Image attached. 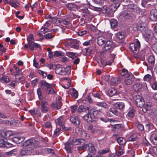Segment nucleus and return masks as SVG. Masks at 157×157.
<instances>
[{
  "instance_id": "obj_8",
  "label": "nucleus",
  "mask_w": 157,
  "mask_h": 157,
  "mask_svg": "<svg viewBox=\"0 0 157 157\" xmlns=\"http://www.w3.org/2000/svg\"><path fill=\"white\" fill-rule=\"evenodd\" d=\"M5 137H4L3 136H2L0 133V147H4L6 146L7 147V145L9 147H11V144H10L8 142H6L5 141L6 139Z\"/></svg>"
},
{
  "instance_id": "obj_16",
  "label": "nucleus",
  "mask_w": 157,
  "mask_h": 157,
  "mask_svg": "<svg viewBox=\"0 0 157 157\" xmlns=\"http://www.w3.org/2000/svg\"><path fill=\"white\" fill-rule=\"evenodd\" d=\"M71 121L75 125H79L80 124V122L78 118L76 116H71L70 119Z\"/></svg>"
},
{
  "instance_id": "obj_3",
  "label": "nucleus",
  "mask_w": 157,
  "mask_h": 157,
  "mask_svg": "<svg viewBox=\"0 0 157 157\" xmlns=\"http://www.w3.org/2000/svg\"><path fill=\"white\" fill-rule=\"evenodd\" d=\"M40 109L42 112L46 113L49 110V105L47 99H43L40 100Z\"/></svg>"
},
{
  "instance_id": "obj_58",
  "label": "nucleus",
  "mask_w": 157,
  "mask_h": 157,
  "mask_svg": "<svg viewBox=\"0 0 157 157\" xmlns=\"http://www.w3.org/2000/svg\"><path fill=\"white\" fill-rule=\"evenodd\" d=\"M44 36L45 39H49L53 38L54 36V35H52L51 33H48L45 35Z\"/></svg>"
},
{
  "instance_id": "obj_60",
  "label": "nucleus",
  "mask_w": 157,
  "mask_h": 157,
  "mask_svg": "<svg viewBox=\"0 0 157 157\" xmlns=\"http://www.w3.org/2000/svg\"><path fill=\"white\" fill-rule=\"evenodd\" d=\"M133 8L132 11L137 13H139L140 12V8L136 5L134 6Z\"/></svg>"
},
{
  "instance_id": "obj_15",
  "label": "nucleus",
  "mask_w": 157,
  "mask_h": 157,
  "mask_svg": "<svg viewBox=\"0 0 157 157\" xmlns=\"http://www.w3.org/2000/svg\"><path fill=\"white\" fill-rule=\"evenodd\" d=\"M40 83V86L44 90H47L50 87V84L47 83L44 80H42Z\"/></svg>"
},
{
  "instance_id": "obj_4",
  "label": "nucleus",
  "mask_w": 157,
  "mask_h": 157,
  "mask_svg": "<svg viewBox=\"0 0 157 157\" xmlns=\"http://www.w3.org/2000/svg\"><path fill=\"white\" fill-rule=\"evenodd\" d=\"M134 99L137 106L141 107L144 105V101L141 96L139 95H135L134 97Z\"/></svg>"
},
{
  "instance_id": "obj_48",
  "label": "nucleus",
  "mask_w": 157,
  "mask_h": 157,
  "mask_svg": "<svg viewBox=\"0 0 157 157\" xmlns=\"http://www.w3.org/2000/svg\"><path fill=\"white\" fill-rule=\"evenodd\" d=\"M55 72L57 74L63 75V70L61 67H57L55 69Z\"/></svg>"
},
{
  "instance_id": "obj_37",
  "label": "nucleus",
  "mask_w": 157,
  "mask_h": 157,
  "mask_svg": "<svg viewBox=\"0 0 157 157\" xmlns=\"http://www.w3.org/2000/svg\"><path fill=\"white\" fill-rule=\"evenodd\" d=\"M135 111L133 109L130 108V110L127 115V117L132 118L134 115Z\"/></svg>"
},
{
  "instance_id": "obj_13",
  "label": "nucleus",
  "mask_w": 157,
  "mask_h": 157,
  "mask_svg": "<svg viewBox=\"0 0 157 157\" xmlns=\"http://www.w3.org/2000/svg\"><path fill=\"white\" fill-rule=\"evenodd\" d=\"M66 6L67 8L70 10L75 11L77 10V3H68L66 5Z\"/></svg>"
},
{
  "instance_id": "obj_12",
  "label": "nucleus",
  "mask_w": 157,
  "mask_h": 157,
  "mask_svg": "<svg viewBox=\"0 0 157 157\" xmlns=\"http://www.w3.org/2000/svg\"><path fill=\"white\" fill-rule=\"evenodd\" d=\"M87 129L89 132L91 133H95L100 134L101 133V131L95 129L94 128L92 124H89L87 126Z\"/></svg>"
},
{
  "instance_id": "obj_19",
  "label": "nucleus",
  "mask_w": 157,
  "mask_h": 157,
  "mask_svg": "<svg viewBox=\"0 0 157 157\" xmlns=\"http://www.w3.org/2000/svg\"><path fill=\"white\" fill-rule=\"evenodd\" d=\"M144 106L142 109V110L144 112L146 113L147 111L150 110L151 109L152 104L151 102H147L145 104H144Z\"/></svg>"
},
{
  "instance_id": "obj_51",
  "label": "nucleus",
  "mask_w": 157,
  "mask_h": 157,
  "mask_svg": "<svg viewBox=\"0 0 157 157\" xmlns=\"http://www.w3.org/2000/svg\"><path fill=\"white\" fill-rule=\"evenodd\" d=\"M49 30L43 26L40 30V32L44 34L49 32Z\"/></svg>"
},
{
  "instance_id": "obj_32",
  "label": "nucleus",
  "mask_w": 157,
  "mask_h": 157,
  "mask_svg": "<svg viewBox=\"0 0 157 157\" xmlns=\"http://www.w3.org/2000/svg\"><path fill=\"white\" fill-rule=\"evenodd\" d=\"M117 142L121 145H125L126 143V140L124 138L119 137L117 139Z\"/></svg>"
},
{
  "instance_id": "obj_36",
  "label": "nucleus",
  "mask_w": 157,
  "mask_h": 157,
  "mask_svg": "<svg viewBox=\"0 0 157 157\" xmlns=\"http://www.w3.org/2000/svg\"><path fill=\"white\" fill-rule=\"evenodd\" d=\"M88 147V150L90 152L92 153H94L95 150L94 146L90 143H89L87 145Z\"/></svg>"
},
{
  "instance_id": "obj_25",
  "label": "nucleus",
  "mask_w": 157,
  "mask_h": 157,
  "mask_svg": "<svg viewBox=\"0 0 157 157\" xmlns=\"http://www.w3.org/2000/svg\"><path fill=\"white\" fill-rule=\"evenodd\" d=\"M106 40V38L105 37L99 36L98 38V44L99 45H102Z\"/></svg>"
},
{
  "instance_id": "obj_17",
  "label": "nucleus",
  "mask_w": 157,
  "mask_h": 157,
  "mask_svg": "<svg viewBox=\"0 0 157 157\" xmlns=\"http://www.w3.org/2000/svg\"><path fill=\"white\" fill-rule=\"evenodd\" d=\"M0 133L1 135L3 136L4 137H5L6 139L14 135L13 132L10 130H7L5 132H2Z\"/></svg>"
},
{
  "instance_id": "obj_29",
  "label": "nucleus",
  "mask_w": 157,
  "mask_h": 157,
  "mask_svg": "<svg viewBox=\"0 0 157 157\" xmlns=\"http://www.w3.org/2000/svg\"><path fill=\"white\" fill-rule=\"evenodd\" d=\"M115 107L117 109H121L124 108L125 105L122 102H117L114 104Z\"/></svg>"
},
{
  "instance_id": "obj_57",
  "label": "nucleus",
  "mask_w": 157,
  "mask_h": 157,
  "mask_svg": "<svg viewBox=\"0 0 157 157\" xmlns=\"http://www.w3.org/2000/svg\"><path fill=\"white\" fill-rule=\"evenodd\" d=\"M73 92L72 93V97L75 98H77L78 96V92L74 88L73 89Z\"/></svg>"
},
{
  "instance_id": "obj_11",
  "label": "nucleus",
  "mask_w": 157,
  "mask_h": 157,
  "mask_svg": "<svg viewBox=\"0 0 157 157\" xmlns=\"http://www.w3.org/2000/svg\"><path fill=\"white\" fill-rule=\"evenodd\" d=\"M147 26L146 24L144 22L142 24H140L139 25L138 29L140 31L143 35H146V31L147 29H148Z\"/></svg>"
},
{
  "instance_id": "obj_26",
  "label": "nucleus",
  "mask_w": 157,
  "mask_h": 157,
  "mask_svg": "<svg viewBox=\"0 0 157 157\" xmlns=\"http://www.w3.org/2000/svg\"><path fill=\"white\" fill-rule=\"evenodd\" d=\"M68 43L69 45L72 48L77 49L79 48V46L75 40H72Z\"/></svg>"
},
{
  "instance_id": "obj_7",
  "label": "nucleus",
  "mask_w": 157,
  "mask_h": 157,
  "mask_svg": "<svg viewBox=\"0 0 157 157\" xmlns=\"http://www.w3.org/2000/svg\"><path fill=\"white\" fill-rule=\"evenodd\" d=\"M134 78L132 75H130L129 76L125 77L124 81V84L128 85L131 84L134 81Z\"/></svg>"
},
{
  "instance_id": "obj_1",
  "label": "nucleus",
  "mask_w": 157,
  "mask_h": 157,
  "mask_svg": "<svg viewBox=\"0 0 157 157\" xmlns=\"http://www.w3.org/2000/svg\"><path fill=\"white\" fill-rule=\"evenodd\" d=\"M140 46V44L139 40L136 39L134 42L129 44V48L131 51L135 54H136L139 51Z\"/></svg>"
},
{
  "instance_id": "obj_28",
  "label": "nucleus",
  "mask_w": 157,
  "mask_h": 157,
  "mask_svg": "<svg viewBox=\"0 0 157 157\" xmlns=\"http://www.w3.org/2000/svg\"><path fill=\"white\" fill-rule=\"evenodd\" d=\"M148 63L150 64L151 66L152 67L154 66L155 62L154 57L153 56H150L148 59Z\"/></svg>"
},
{
  "instance_id": "obj_63",
  "label": "nucleus",
  "mask_w": 157,
  "mask_h": 157,
  "mask_svg": "<svg viewBox=\"0 0 157 157\" xmlns=\"http://www.w3.org/2000/svg\"><path fill=\"white\" fill-rule=\"evenodd\" d=\"M17 81L16 78L14 81L12 82L9 85L12 87L14 88L17 84Z\"/></svg>"
},
{
  "instance_id": "obj_31",
  "label": "nucleus",
  "mask_w": 157,
  "mask_h": 157,
  "mask_svg": "<svg viewBox=\"0 0 157 157\" xmlns=\"http://www.w3.org/2000/svg\"><path fill=\"white\" fill-rule=\"evenodd\" d=\"M90 113H88L87 114H86L84 116L83 119L86 122H89L91 121H92V118L90 115Z\"/></svg>"
},
{
  "instance_id": "obj_53",
  "label": "nucleus",
  "mask_w": 157,
  "mask_h": 157,
  "mask_svg": "<svg viewBox=\"0 0 157 157\" xmlns=\"http://www.w3.org/2000/svg\"><path fill=\"white\" fill-rule=\"evenodd\" d=\"M61 128H56V129L54 132V136H58L60 133Z\"/></svg>"
},
{
  "instance_id": "obj_34",
  "label": "nucleus",
  "mask_w": 157,
  "mask_h": 157,
  "mask_svg": "<svg viewBox=\"0 0 157 157\" xmlns=\"http://www.w3.org/2000/svg\"><path fill=\"white\" fill-rule=\"evenodd\" d=\"M141 88V84L140 83H137L133 86V89L136 92L139 91Z\"/></svg>"
},
{
  "instance_id": "obj_6",
  "label": "nucleus",
  "mask_w": 157,
  "mask_h": 157,
  "mask_svg": "<svg viewBox=\"0 0 157 157\" xmlns=\"http://www.w3.org/2000/svg\"><path fill=\"white\" fill-rule=\"evenodd\" d=\"M55 122L56 125L62 127V129L65 130H67L65 128L64 125L65 122V120L62 116H60L57 119L55 120Z\"/></svg>"
},
{
  "instance_id": "obj_22",
  "label": "nucleus",
  "mask_w": 157,
  "mask_h": 157,
  "mask_svg": "<svg viewBox=\"0 0 157 157\" xmlns=\"http://www.w3.org/2000/svg\"><path fill=\"white\" fill-rule=\"evenodd\" d=\"M146 35H143L145 37L147 38L148 39H152L154 37V34L149 29H147L146 31Z\"/></svg>"
},
{
  "instance_id": "obj_43",
  "label": "nucleus",
  "mask_w": 157,
  "mask_h": 157,
  "mask_svg": "<svg viewBox=\"0 0 157 157\" xmlns=\"http://www.w3.org/2000/svg\"><path fill=\"white\" fill-rule=\"evenodd\" d=\"M96 105L98 106L102 107L104 108H108V105L105 102H97L96 104Z\"/></svg>"
},
{
  "instance_id": "obj_54",
  "label": "nucleus",
  "mask_w": 157,
  "mask_h": 157,
  "mask_svg": "<svg viewBox=\"0 0 157 157\" xmlns=\"http://www.w3.org/2000/svg\"><path fill=\"white\" fill-rule=\"evenodd\" d=\"M78 111L79 113H81L82 112H84L86 111V109L83 106L81 105L79 106L78 109Z\"/></svg>"
},
{
  "instance_id": "obj_38",
  "label": "nucleus",
  "mask_w": 157,
  "mask_h": 157,
  "mask_svg": "<svg viewBox=\"0 0 157 157\" xmlns=\"http://www.w3.org/2000/svg\"><path fill=\"white\" fill-rule=\"evenodd\" d=\"M10 81L8 76L4 75L0 78V82H2L7 83Z\"/></svg>"
},
{
  "instance_id": "obj_40",
  "label": "nucleus",
  "mask_w": 157,
  "mask_h": 157,
  "mask_svg": "<svg viewBox=\"0 0 157 157\" xmlns=\"http://www.w3.org/2000/svg\"><path fill=\"white\" fill-rule=\"evenodd\" d=\"M110 81L112 83L113 85L117 84L120 82V80L117 78L111 77Z\"/></svg>"
},
{
  "instance_id": "obj_64",
  "label": "nucleus",
  "mask_w": 157,
  "mask_h": 157,
  "mask_svg": "<svg viewBox=\"0 0 157 157\" xmlns=\"http://www.w3.org/2000/svg\"><path fill=\"white\" fill-rule=\"evenodd\" d=\"M87 31L86 30H84L78 32L77 33V34L79 36H82L84 34H86Z\"/></svg>"
},
{
  "instance_id": "obj_39",
  "label": "nucleus",
  "mask_w": 157,
  "mask_h": 157,
  "mask_svg": "<svg viewBox=\"0 0 157 157\" xmlns=\"http://www.w3.org/2000/svg\"><path fill=\"white\" fill-rule=\"evenodd\" d=\"M121 74V76H124L125 77L129 76L130 75H132V74L129 73L127 70L124 69L122 70Z\"/></svg>"
},
{
  "instance_id": "obj_10",
  "label": "nucleus",
  "mask_w": 157,
  "mask_h": 157,
  "mask_svg": "<svg viewBox=\"0 0 157 157\" xmlns=\"http://www.w3.org/2000/svg\"><path fill=\"white\" fill-rule=\"evenodd\" d=\"M113 47L112 42L110 41L107 40L103 47L102 49L103 51H111L112 50Z\"/></svg>"
},
{
  "instance_id": "obj_24",
  "label": "nucleus",
  "mask_w": 157,
  "mask_h": 157,
  "mask_svg": "<svg viewBox=\"0 0 157 157\" xmlns=\"http://www.w3.org/2000/svg\"><path fill=\"white\" fill-rule=\"evenodd\" d=\"M34 140L32 139H29L26 141H25L23 144V146L24 147H26L28 146L32 145L34 144Z\"/></svg>"
},
{
  "instance_id": "obj_21",
  "label": "nucleus",
  "mask_w": 157,
  "mask_h": 157,
  "mask_svg": "<svg viewBox=\"0 0 157 157\" xmlns=\"http://www.w3.org/2000/svg\"><path fill=\"white\" fill-rule=\"evenodd\" d=\"M121 16L124 19H130L131 17V14L128 10L124 11L122 13Z\"/></svg>"
},
{
  "instance_id": "obj_18",
  "label": "nucleus",
  "mask_w": 157,
  "mask_h": 157,
  "mask_svg": "<svg viewBox=\"0 0 157 157\" xmlns=\"http://www.w3.org/2000/svg\"><path fill=\"white\" fill-rule=\"evenodd\" d=\"M62 105L61 101H59L56 102H53L51 105V107L55 109H58L61 108Z\"/></svg>"
},
{
  "instance_id": "obj_45",
  "label": "nucleus",
  "mask_w": 157,
  "mask_h": 157,
  "mask_svg": "<svg viewBox=\"0 0 157 157\" xmlns=\"http://www.w3.org/2000/svg\"><path fill=\"white\" fill-rule=\"evenodd\" d=\"M128 2H124L125 3H126V4L125 5H124L128 8V9H131L132 10L133 9V8L134 7L135 5L133 4H128V3H130V2L128 0Z\"/></svg>"
},
{
  "instance_id": "obj_59",
  "label": "nucleus",
  "mask_w": 157,
  "mask_h": 157,
  "mask_svg": "<svg viewBox=\"0 0 157 157\" xmlns=\"http://www.w3.org/2000/svg\"><path fill=\"white\" fill-rule=\"evenodd\" d=\"M28 43L29 44V48L30 49L33 51V50L34 49V47H35V43L33 41L29 42Z\"/></svg>"
},
{
  "instance_id": "obj_2",
  "label": "nucleus",
  "mask_w": 157,
  "mask_h": 157,
  "mask_svg": "<svg viewBox=\"0 0 157 157\" xmlns=\"http://www.w3.org/2000/svg\"><path fill=\"white\" fill-rule=\"evenodd\" d=\"M75 140L76 142H75L74 140H73L71 142V143L69 141H68L65 144V148L68 153L71 152L72 144L76 145L78 144L79 143H80L81 142L84 143V141L83 140Z\"/></svg>"
},
{
  "instance_id": "obj_46",
  "label": "nucleus",
  "mask_w": 157,
  "mask_h": 157,
  "mask_svg": "<svg viewBox=\"0 0 157 157\" xmlns=\"http://www.w3.org/2000/svg\"><path fill=\"white\" fill-rule=\"evenodd\" d=\"M109 149L107 148L104 149L100 150L98 152V154L99 155H102L108 153L109 151Z\"/></svg>"
},
{
  "instance_id": "obj_61",
  "label": "nucleus",
  "mask_w": 157,
  "mask_h": 157,
  "mask_svg": "<svg viewBox=\"0 0 157 157\" xmlns=\"http://www.w3.org/2000/svg\"><path fill=\"white\" fill-rule=\"evenodd\" d=\"M110 111L113 114L117 115L119 114L118 112L115 109L113 108H110Z\"/></svg>"
},
{
  "instance_id": "obj_44",
  "label": "nucleus",
  "mask_w": 157,
  "mask_h": 157,
  "mask_svg": "<svg viewBox=\"0 0 157 157\" xmlns=\"http://www.w3.org/2000/svg\"><path fill=\"white\" fill-rule=\"evenodd\" d=\"M61 80L62 81L65 80L66 82H67V87L65 88L66 89H67L70 87L71 86V80L67 78H61Z\"/></svg>"
},
{
  "instance_id": "obj_5",
  "label": "nucleus",
  "mask_w": 157,
  "mask_h": 157,
  "mask_svg": "<svg viewBox=\"0 0 157 157\" xmlns=\"http://www.w3.org/2000/svg\"><path fill=\"white\" fill-rule=\"evenodd\" d=\"M114 4L111 6V9L113 11H115L119 6L120 3L122 2H128V0H111Z\"/></svg>"
},
{
  "instance_id": "obj_55",
  "label": "nucleus",
  "mask_w": 157,
  "mask_h": 157,
  "mask_svg": "<svg viewBox=\"0 0 157 157\" xmlns=\"http://www.w3.org/2000/svg\"><path fill=\"white\" fill-rule=\"evenodd\" d=\"M37 93L38 96L40 100L44 99L43 98V96L42 95V93L41 92V89L40 88H38L37 90Z\"/></svg>"
},
{
  "instance_id": "obj_56",
  "label": "nucleus",
  "mask_w": 157,
  "mask_h": 157,
  "mask_svg": "<svg viewBox=\"0 0 157 157\" xmlns=\"http://www.w3.org/2000/svg\"><path fill=\"white\" fill-rule=\"evenodd\" d=\"M152 88L154 90H157V82L155 81L151 84Z\"/></svg>"
},
{
  "instance_id": "obj_20",
  "label": "nucleus",
  "mask_w": 157,
  "mask_h": 157,
  "mask_svg": "<svg viewBox=\"0 0 157 157\" xmlns=\"http://www.w3.org/2000/svg\"><path fill=\"white\" fill-rule=\"evenodd\" d=\"M25 140L23 137H14L12 139V141L17 144H20L22 142Z\"/></svg>"
},
{
  "instance_id": "obj_52",
  "label": "nucleus",
  "mask_w": 157,
  "mask_h": 157,
  "mask_svg": "<svg viewBox=\"0 0 157 157\" xmlns=\"http://www.w3.org/2000/svg\"><path fill=\"white\" fill-rule=\"evenodd\" d=\"M152 76L149 74L145 75L144 77V80L147 82H149Z\"/></svg>"
},
{
  "instance_id": "obj_47",
  "label": "nucleus",
  "mask_w": 157,
  "mask_h": 157,
  "mask_svg": "<svg viewBox=\"0 0 157 157\" xmlns=\"http://www.w3.org/2000/svg\"><path fill=\"white\" fill-rule=\"evenodd\" d=\"M68 55L69 57L72 59H74L78 56V54L76 53L68 52Z\"/></svg>"
},
{
  "instance_id": "obj_23",
  "label": "nucleus",
  "mask_w": 157,
  "mask_h": 157,
  "mask_svg": "<svg viewBox=\"0 0 157 157\" xmlns=\"http://www.w3.org/2000/svg\"><path fill=\"white\" fill-rule=\"evenodd\" d=\"M9 4L12 7L15 8L19 7V3L16 0H10L9 2Z\"/></svg>"
},
{
  "instance_id": "obj_41",
  "label": "nucleus",
  "mask_w": 157,
  "mask_h": 157,
  "mask_svg": "<svg viewBox=\"0 0 157 157\" xmlns=\"http://www.w3.org/2000/svg\"><path fill=\"white\" fill-rule=\"evenodd\" d=\"M71 72V69L69 67H67L64 69L63 72V75H66L69 74Z\"/></svg>"
},
{
  "instance_id": "obj_30",
  "label": "nucleus",
  "mask_w": 157,
  "mask_h": 157,
  "mask_svg": "<svg viewBox=\"0 0 157 157\" xmlns=\"http://www.w3.org/2000/svg\"><path fill=\"white\" fill-rule=\"evenodd\" d=\"M91 113H92V114L94 116L95 118H97L99 115V113H101V111L100 110H96L95 108H94L91 109Z\"/></svg>"
},
{
  "instance_id": "obj_62",
  "label": "nucleus",
  "mask_w": 157,
  "mask_h": 157,
  "mask_svg": "<svg viewBox=\"0 0 157 157\" xmlns=\"http://www.w3.org/2000/svg\"><path fill=\"white\" fill-rule=\"evenodd\" d=\"M152 48L154 52L156 53H157V42L154 44Z\"/></svg>"
},
{
  "instance_id": "obj_35",
  "label": "nucleus",
  "mask_w": 157,
  "mask_h": 157,
  "mask_svg": "<svg viewBox=\"0 0 157 157\" xmlns=\"http://www.w3.org/2000/svg\"><path fill=\"white\" fill-rule=\"evenodd\" d=\"M152 141L155 145H157V135L155 133H153L151 136Z\"/></svg>"
},
{
  "instance_id": "obj_49",
  "label": "nucleus",
  "mask_w": 157,
  "mask_h": 157,
  "mask_svg": "<svg viewBox=\"0 0 157 157\" xmlns=\"http://www.w3.org/2000/svg\"><path fill=\"white\" fill-rule=\"evenodd\" d=\"M110 23L112 28H115L117 25V21L115 19H111L110 21Z\"/></svg>"
},
{
  "instance_id": "obj_50",
  "label": "nucleus",
  "mask_w": 157,
  "mask_h": 157,
  "mask_svg": "<svg viewBox=\"0 0 157 157\" xmlns=\"http://www.w3.org/2000/svg\"><path fill=\"white\" fill-rule=\"evenodd\" d=\"M86 2L85 3H77V10L80 9L81 8L83 7L85 5H87L89 4L87 0H86Z\"/></svg>"
},
{
  "instance_id": "obj_33",
  "label": "nucleus",
  "mask_w": 157,
  "mask_h": 157,
  "mask_svg": "<svg viewBox=\"0 0 157 157\" xmlns=\"http://www.w3.org/2000/svg\"><path fill=\"white\" fill-rule=\"evenodd\" d=\"M137 134L136 133H134L128 138L127 140L128 141H135L137 138Z\"/></svg>"
},
{
  "instance_id": "obj_9",
  "label": "nucleus",
  "mask_w": 157,
  "mask_h": 157,
  "mask_svg": "<svg viewBox=\"0 0 157 157\" xmlns=\"http://www.w3.org/2000/svg\"><path fill=\"white\" fill-rule=\"evenodd\" d=\"M33 149L28 147H24L21 150L20 152L22 155H29L33 154Z\"/></svg>"
},
{
  "instance_id": "obj_42",
  "label": "nucleus",
  "mask_w": 157,
  "mask_h": 157,
  "mask_svg": "<svg viewBox=\"0 0 157 157\" xmlns=\"http://www.w3.org/2000/svg\"><path fill=\"white\" fill-rule=\"evenodd\" d=\"M109 94L110 96H113L117 93L116 90L113 88L110 89L109 90Z\"/></svg>"
},
{
  "instance_id": "obj_27",
  "label": "nucleus",
  "mask_w": 157,
  "mask_h": 157,
  "mask_svg": "<svg viewBox=\"0 0 157 157\" xmlns=\"http://www.w3.org/2000/svg\"><path fill=\"white\" fill-rule=\"evenodd\" d=\"M117 37L119 40H122L126 36L125 33L123 32H119L116 34Z\"/></svg>"
},
{
  "instance_id": "obj_14",
  "label": "nucleus",
  "mask_w": 157,
  "mask_h": 157,
  "mask_svg": "<svg viewBox=\"0 0 157 157\" xmlns=\"http://www.w3.org/2000/svg\"><path fill=\"white\" fill-rule=\"evenodd\" d=\"M150 19L153 21L157 20V10L155 9L152 10L150 12Z\"/></svg>"
}]
</instances>
